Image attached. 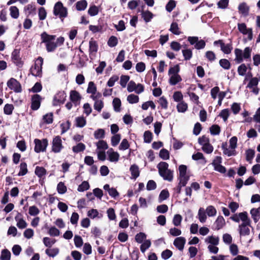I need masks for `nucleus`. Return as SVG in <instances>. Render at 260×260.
Returning a JSON list of instances; mask_svg holds the SVG:
<instances>
[{
    "label": "nucleus",
    "mask_w": 260,
    "mask_h": 260,
    "mask_svg": "<svg viewBox=\"0 0 260 260\" xmlns=\"http://www.w3.org/2000/svg\"><path fill=\"white\" fill-rule=\"evenodd\" d=\"M159 175L165 180L171 182L173 179V171L168 169L167 162L161 161L157 165Z\"/></svg>",
    "instance_id": "nucleus-1"
},
{
    "label": "nucleus",
    "mask_w": 260,
    "mask_h": 260,
    "mask_svg": "<svg viewBox=\"0 0 260 260\" xmlns=\"http://www.w3.org/2000/svg\"><path fill=\"white\" fill-rule=\"evenodd\" d=\"M42 42L46 44L47 52H51L55 50L57 47L56 43L54 42L56 38L55 35H49L46 32H43L41 35Z\"/></svg>",
    "instance_id": "nucleus-2"
},
{
    "label": "nucleus",
    "mask_w": 260,
    "mask_h": 260,
    "mask_svg": "<svg viewBox=\"0 0 260 260\" xmlns=\"http://www.w3.org/2000/svg\"><path fill=\"white\" fill-rule=\"evenodd\" d=\"M53 14L56 16H58L61 21H63L64 18L68 16L67 8L63 7L61 2H58L54 6Z\"/></svg>",
    "instance_id": "nucleus-3"
},
{
    "label": "nucleus",
    "mask_w": 260,
    "mask_h": 260,
    "mask_svg": "<svg viewBox=\"0 0 260 260\" xmlns=\"http://www.w3.org/2000/svg\"><path fill=\"white\" fill-rule=\"evenodd\" d=\"M34 143L35 144L34 151L36 153L46 151L48 145V141L47 139H43L42 140L35 139L34 140Z\"/></svg>",
    "instance_id": "nucleus-4"
},
{
    "label": "nucleus",
    "mask_w": 260,
    "mask_h": 260,
    "mask_svg": "<svg viewBox=\"0 0 260 260\" xmlns=\"http://www.w3.org/2000/svg\"><path fill=\"white\" fill-rule=\"evenodd\" d=\"M37 61L38 63H36L34 66L32 67L30 69V72L33 76L40 77L42 74V66L43 63V58L39 56L37 58Z\"/></svg>",
    "instance_id": "nucleus-5"
},
{
    "label": "nucleus",
    "mask_w": 260,
    "mask_h": 260,
    "mask_svg": "<svg viewBox=\"0 0 260 260\" xmlns=\"http://www.w3.org/2000/svg\"><path fill=\"white\" fill-rule=\"evenodd\" d=\"M250 219L249 218L243 222L239 225V232L240 236H246L250 234V229L248 227L250 226Z\"/></svg>",
    "instance_id": "nucleus-6"
},
{
    "label": "nucleus",
    "mask_w": 260,
    "mask_h": 260,
    "mask_svg": "<svg viewBox=\"0 0 260 260\" xmlns=\"http://www.w3.org/2000/svg\"><path fill=\"white\" fill-rule=\"evenodd\" d=\"M61 137L59 136L55 137L52 142V150L54 153H59L63 148Z\"/></svg>",
    "instance_id": "nucleus-7"
},
{
    "label": "nucleus",
    "mask_w": 260,
    "mask_h": 260,
    "mask_svg": "<svg viewBox=\"0 0 260 260\" xmlns=\"http://www.w3.org/2000/svg\"><path fill=\"white\" fill-rule=\"evenodd\" d=\"M8 87L16 93H20L22 91L20 83L15 79L12 78L7 82Z\"/></svg>",
    "instance_id": "nucleus-8"
},
{
    "label": "nucleus",
    "mask_w": 260,
    "mask_h": 260,
    "mask_svg": "<svg viewBox=\"0 0 260 260\" xmlns=\"http://www.w3.org/2000/svg\"><path fill=\"white\" fill-rule=\"evenodd\" d=\"M67 95L63 91H59L54 96L52 105L53 106H56L64 103Z\"/></svg>",
    "instance_id": "nucleus-9"
},
{
    "label": "nucleus",
    "mask_w": 260,
    "mask_h": 260,
    "mask_svg": "<svg viewBox=\"0 0 260 260\" xmlns=\"http://www.w3.org/2000/svg\"><path fill=\"white\" fill-rule=\"evenodd\" d=\"M221 157L220 156H216L211 164L213 166L215 171L222 174H224L226 170L225 167L221 165Z\"/></svg>",
    "instance_id": "nucleus-10"
},
{
    "label": "nucleus",
    "mask_w": 260,
    "mask_h": 260,
    "mask_svg": "<svg viewBox=\"0 0 260 260\" xmlns=\"http://www.w3.org/2000/svg\"><path fill=\"white\" fill-rule=\"evenodd\" d=\"M238 29L239 31L244 35H247L248 40L252 39L253 34L252 28H248L244 23H238Z\"/></svg>",
    "instance_id": "nucleus-11"
},
{
    "label": "nucleus",
    "mask_w": 260,
    "mask_h": 260,
    "mask_svg": "<svg viewBox=\"0 0 260 260\" xmlns=\"http://www.w3.org/2000/svg\"><path fill=\"white\" fill-rule=\"evenodd\" d=\"M42 99L41 96L38 94L32 96L31 108L32 110H37L40 108Z\"/></svg>",
    "instance_id": "nucleus-12"
},
{
    "label": "nucleus",
    "mask_w": 260,
    "mask_h": 260,
    "mask_svg": "<svg viewBox=\"0 0 260 260\" xmlns=\"http://www.w3.org/2000/svg\"><path fill=\"white\" fill-rule=\"evenodd\" d=\"M70 99L73 103L75 106L76 107L80 104L81 96L76 90H71L70 93Z\"/></svg>",
    "instance_id": "nucleus-13"
},
{
    "label": "nucleus",
    "mask_w": 260,
    "mask_h": 260,
    "mask_svg": "<svg viewBox=\"0 0 260 260\" xmlns=\"http://www.w3.org/2000/svg\"><path fill=\"white\" fill-rule=\"evenodd\" d=\"M248 214L246 212L235 214L230 217V219L236 222H239L240 220L243 222L248 219Z\"/></svg>",
    "instance_id": "nucleus-14"
},
{
    "label": "nucleus",
    "mask_w": 260,
    "mask_h": 260,
    "mask_svg": "<svg viewBox=\"0 0 260 260\" xmlns=\"http://www.w3.org/2000/svg\"><path fill=\"white\" fill-rule=\"evenodd\" d=\"M11 57L13 61L17 66H22V62L20 57V52L19 50L14 49L12 53Z\"/></svg>",
    "instance_id": "nucleus-15"
},
{
    "label": "nucleus",
    "mask_w": 260,
    "mask_h": 260,
    "mask_svg": "<svg viewBox=\"0 0 260 260\" xmlns=\"http://www.w3.org/2000/svg\"><path fill=\"white\" fill-rule=\"evenodd\" d=\"M186 242V239L183 237L176 238L174 241V246L178 248V250L182 251L184 249V245Z\"/></svg>",
    "instance_id": "nucleus-16"
},
{
    "label": "nucleus",
    "mask_w": 260,
    "mask_h": 260,
    "mask_svg": "<svg viewBox=\"0 0 260 260\" xmlns=\"http://www.w3.org/2000/svg\"><path fill=\"white\" fill-rule=\"evenodd\" d=\"M225 220L222 216H219L217 218L216 220L214 222V225L215 226V229L219 230L222 229L225 225Z\"/></svg>",
    "instance_id": "nucleus-17"
},
{
    "label": "nucleus",
    "mask_w": 260,
    "mask_h": 260,
    "mask_svg": "<svg viewBox=\"0 0 260 260\" xmlns=\"http://www.w3.org/2000/svg\"><path fill=\"white\" fill-rule=\"evenodd\" d=\"M251 217L255 223H256L260 219V207L258 208H252L250 210Z\"/></svg>",
    "instance_id": "nucleus-18"
},
{
    "label": "nucleus",
    "mask_w": 260,
    "mask_h": 260,
    "mask_svg": "<svg viewBox=\"0 0 260 260\" xmlns=\"http://www.w3.org/2000/svg\"><path fill=\"white\" fill-rule=\"evenodd\" d=\"M129 171L131 173L132 178L136 179L140 175L139 167L137 165L134 164L131 166Z\"/></svg>",
    "instance_id": "nucleus-19"
},
{
    "label": "nucleus",
    "mask_w": 260,
    "mask_h": 260,
    "mask_svg": "<svg viewBox=\"0 0 260 260\" xmlns=\"http://www.w3.org/2000/svg\"><path fill=\"white\" fill-rule=\"evenodd\" d=\"M206 212L203 208L201 207L198 211V218L199 221L202 223L206 222L207 219Z\"/></svg>",
    "instance_id": "nucleus-20"
},
{
    "label": "nucleus",
    "mask_w": 260,
    "mask_h": 260,
    "mask_svg": "<svg viewBox=\"0 0 260 260\" xmlns=\"http://www.w3.org/2000/svg\"><path fill=\"white\" fill-rule=\"evenodd\" d=\"M238 9L239 12L244 16L248 15L249 8L245 3H242L239 5Z\"/></svg>",
    "instance_id": "nucleus-21"
},
{
    "label": "nucleus",
    "mask_w": 260,
    "mask_h": 260,
    "mask_svg": "<svg viewBox=\"0 0 260 260\" xmlns=\"http://www.w3.org/2000/svg\"><path fill=\"white\" fill-rule=\"evenodd\" d=\"M221 50L225 54H230L232 49L233 46L231 42L230 43L225 44L223 42L221 44Z\"/></svg>",
    "instance_id": "nucleus-22"
},
{
    "label": "nucleus",
    "mask_w": 260,
    "mask_h": 260,
    "mask_svg": "<svg viewBox=\"0 0 260 260\" xmlns=\"http://www.w3.org/2000/svg\"><path fill=\"white\" fill-rule=\"evenodd\" d=\"M141 15L146 23L150 22L153 17V14L149 11H142Z\"/></svg>",
    "instance_id": "nucleus-23"
},
{
    "label": "nucleus",
    "mask_w": 260,
    "mask_h": 260,
    "mask_svg": "<svg viewBox=\"0 0 260 260\" xmlns=\"http://www.w3.org/2000/svg\"><path fill=\"white\" fill-rule=\"evenodd\" d=\"M24 11L28 15H34L36 14L35 5L32 4L27 5L24 7Z\"/></svg>",
    "instance_id": "nucleus-24"
},
{
    "label": "nucleus",
    "mask_w": 260,
    "mask_h": 260,
    "mask_svg": "<svg viewBox=\"0 0 260 260\" xmlns=\"http://www.w3.org/2000/svg\"><path fill=\"white\" fill-rule=\"evenodd\" d=\"M205 241L206 243H210L213 245H217L219 244V238L218 237L210 236L206 238Z\"/></svg>",
    "instance_id": "nucleus-25"
},
{
    "label": "nucleus",
    "mask_w": 260,
    "mask_h": 260,
    "mask_svg": "<svg viewBox=\"0 0 260 260\" xmlns=\"http://www.w3.org/2000/svg\"><path fill=\"white\" fill-rule=\"evenodd\" d=\"M236 55L235 60L238 63L242 62L243 60V55L242 50L240 49L236 48L235 50Z\"/></svg>",
    "instance_id": "nucleus-26"
},
{
    "label": "nucleus",
    "mask_w": 260,
    "mask_h": 260,
    "mask_svg": "<svg viewBox=\"0 0 260 260\" xmlns=\"http://www.w3.org/2000/svg\"><path fill=\"white\" fill-rule=\"evenodd\" d=\"M182 81V78L179 75H171L169 79V83L171 85H175Z\"/></svg>",
    "instance_id": "nucleus-27"
},
{
    "label": "nucleus",
    "mask_w": 260,
    "mask_h": 260,
    "mask_svg": "<svg viewBox=\"0 0 260 260\" xmlns=\"http://www.w3.org/2000/svg\"><path fill=\"white\" fill-rule=\"evenodd\" d=\"M109 156V160L111 162H117L119 160V155L117 152H107Z\"/></svg>",
    "instance_id": "nucleus-28"
},
{
    "label": "nucleus",
    "mask_w": 260,
    "mask_h": 260,
    "mask_svg": "<svg viewBox=\"0 0 260 260\" xmlns=\"http://www.w3.org/2000/svg\"><path fill=\"white\" fill-rule=\"evenodd\" d=\"M98 49V45L95 41L91 39L89 41V52L91 54L93 53H96Z\"/></svg>",
    "instance_id": "nucleus-29"
},
{
    "label": "nucleus",
    "mask_w": 260,
    "mask_h": 260,
    "mask_svg": "<svg viewBox=\"0 0 260 260\" xmlns=\"http://www.w3.org/2000/svg\"><path fill=\"white\" fill-rule=\"evenodd\" d=\"M10 14L11 16L14 19H17L19 15V10L16 6H11L10 9Z\"/></svg>",
    "instance_id": "nucleus-30"
},
{
    "label": "nucleus",
    "mask_w": 260,
    "mask_h": 260,
    "mask_svg": "<svg viewBox=\"0 0 260 260\" xmlns=\"http://www.w3.org/2000/svg\"><path fill=\"white\" fill-rule=\"evenodd\" d=\"M112 104L114 111L116 112H120L121 105L120 100L119 98H115L113 99Z\"/></svg>",
    "instance_id": "nucleus-31"
},
{
    "label": "nucleus",
    "mask_w": 260,
    "mask_h": 260,
    "mask_svg": "<svg viewBox=\"0 0 260 260\" xmlns=\"http://www.w3.org/2000/svg\"><path fill=\"white\" fill-rule=\"evenodd\" d=\"M87 6V3L85 0H82L77 2L76 4V9L78 11H83L84 10Z\"/></svg>",
    "instance_id": "nucleus-32"
},
{
    "label": "nucleus",
    "mask_w": 260,
    "mask_h": 260,
    "mask_svg": "<svg viewBox=\"0 0 260 260\" xmlns=\"http://www.w3.org/2000/svg\"><path fill=\"white\" fill-rule=\"evenodd\" d=\"M86 123V121L85 118L83 117H77L76 118V125L78 127H84Z\"/></svg>",
    "instance_id": "nucleus-33"
},
{
    "label": "nucleus",
    "mask_w": 260,
    "mask_h": 260,
    "mask_svg": "<svg viewBox=\"0 0 260 260\" xmlns=\"http://www.w3.org/2000/svg\"><path fill=\"white\" fill-rule=\"evenodd\" d=\"M35 172L38 177L42 178L46 175V170L43 167L37 166L35 169Z\"/></svg>",
    "instance_id": "nucleus-34"
},
{
    "label": "nucleus",
    "mask_w": 260,
    "mask_h": 260,
    "mask_svg": "<svg viewBox=\"0 0 260 260\" xmlns=\"http://www.w3.org/2000/svg\"><path fill=\"white\" fill-rule=\"evenodd\" d=\"M85 148V145L83 143H79L77 145L73 146L72 150L74 152L78 153L83 151Z\"/></svg>",
    "instance_id": "nucleus-35"
},
{
    "label": "nucleus",
    "mask_w": 260,
    "mask_h": 260,
    "mask_svg": "<svg viewBox=\"0 0 260 260\" xmlns=\"http://www.w3.org/2000/svg\"><path fill=\"white\" fill-rule=\"evenodd\" d=\"M184 60H190L192 56V52L190 49H185L182 50Z\"/></svg>",
    "instance_id": "nucleus-36"
},
{
    "label": "nucleus",
    "mask_w": 260,
    "mask_h": 260,
    "mask_svg": "<svg viewBox=\"0 0 260 260\" xmlns=\"http://www.w3.org/2000/svg\"><path fill=\"white\" fill-rule=\"evenodd\" d=\"M205 211L207 215L209 217L215 216L217 213L216 209L212 205L208 206Z\"/></svg>",
    "instance_id": "nucleus-37"
},
{
    "label": "nucleus",
    "mask_w": 260,
    "mask_h": 260,
    "mask_svg": "<svg viewBox=\"0 0 260 260\" xmlns=\"http://www.w3.org/2000/svg\"><path fill=\"white\" fill-rule=\"evenodd\" d=\"M45 253L49 256L54 257L58 254L59 249L57 248L47 249L45 250Z\"/></svg>",
    "instance_id": "nucleus-38"
},
{
    "label": "nucleus",
    "mask_w": 260,
    "mask_h": 260,
    "mask_svg": "<svg viewBox=\"0 0 260 260\" xmlns=\"http://www.w3.org/2000/svg\"><path fill=\"white\" fill-rule=\"evenodd\" d=\"M27 173V164L24 162H21L20 165V171L18 174V176H24Z\"/></svg>",
    "instance_id": "nucleus-39"
},
{
    "label": "nucleus",
    "mask_w": 260,
    "mask_h": 260,
    "mask_svg": "<svg viewBox=\"0 0 260 260\" xmlns=\"http://www.w3.org/2000/svg\"><path fill=\"white\" fill-rule=\"evenodd\" d=\"M139 98L134 94H131L127 97V101L129 104H136L139 102Z\"/></svg>",
    "instance_id": "nucleus-40"
},
{
    "label": "nucleus",
    "mask_w": 260,
    "mask_h": 260,
    "mask_svg": "<svg viewBox=\"0 0 260 260\" xmlns=\"http://www.w3.org/2000/svg\"><path fill=\"white\" fill-rule=\"evenodd\" d=\"M11 253L8 249H4L2 251L0 256L1 260H10Z\"/></svg>",
    "instance_id": "nucleus-41"
},
{
    "label": "nucleus",
    "mask_w": 260,
    "mask_h": 260,
    "mask_svg": "<svg viewBox=\"0 0 260 260\" xmlns=\"http://www.w3.org/2000/svg\"><path fill=\"white\" fill-rule=\"evenodd\" d=\"M188 106L184 102H181L177 106V111L179 112L184 113L187 110Z\"/></svg>",
    "instance_id": "nucleus-42"
},
{
    "label": "nucleus",
    "mask_w": 260,
    "mask_h": 260,
    "mask_svg": "<svg viewBox=\"0 0 260 260\" xmlns=\"http://www.w3.org/2000/svg\"><path fill=\"white\" fill-rule=\"evenodd\" d=\"M86 91L88 93H91L92 94L95 93L96 87L93 82L90 81L89 82Z\"/></svg>",
    "instance_id": "nucleus-43"
},
{
    "label": "nucleus",
    "mask_w": 260,
    "mask_h": 260,
    "mask_svg": "<svg viewBox=\"0 0 260 260\" xmlns=\"http://www.w3.org/2000/svg\"><path fill=\"white\" fill-rule=\"evenodd\" d=\"M170 30L176 35H179L181 34V32L179 31L178 25L176 22H173L171 24Z\"/></svg>",
    "instance_id": "nucleus-44"
},
{
    "label": "nucleus",
    "mask_w": 260,
    "mask_h": 260,
    "mask_svg": "<svg viewBox=\"0 0 260 260\" xmlns=\"http://www.w3.org/2000/svg\"><path fill=\"white\" fill-rule=\"evenodd\" d=\"M189 179V176H179L178 180H179V184L181 185L185 186Z\"/></svg>",
    "instance_id": "nucleus-45"
},
{
    "label": "nucleus",
    "mask_w": 260,
    "mask_h": 260,
    "mask_svg": "<svg viewBox=\"0 0 260 260\" xmlns=\"http://www.w3.org/2000/svg\"><path fill=\"white\" fill-rule=\"evenodd\" d=\"M89 184L87 181H84L78 186V191L79 192H83L89 188Z\"/></svg>",
    "instance_id": "nucleus-46"
},
{
    "label": "nucleus",
    "mask_w": 260,
    "mask_h": 260,
    "mask_svg": "<svg viewBox=\"0 0 260 260\" xmlns=\"http://www.w3.org/2000/svg\"><path fill=\"white\" fill-rule=\"evenodd\" d=\"M142 243L140 246V250L142 253H144L150 247L151 244V241L149 240H146Z\"/></svg>",
    "instance_id": "nucleus-47"
},
{
    "label": "nucleus",
    "mask_w": 260,
    "mask_h": 260,
    "mask_svg": "<svg viewBox=\"0 0 260 260\" xmlns=\"http://www.w3.org/2000/svg\"><path fill=\"white\" fill-rule=\"evenodd\" d=\"M223 152L225 155L228 156H234L236 155L235 149L228 148L224 146L222 147Z\"/></svg>",
    "instance_id": "nucleus-48"
},
{
    "label": "nucleus",
    "mask_w": 260,
    "mask_h": 260,
    "mask_svg": "<svg viewBox=\"0 0 260 260\" xmlns=\"http://www.w3.org/2000/svg\"><path fill=\"white\" fill-rule=\"evenodd\" d=\"M88 14L91 16H94L99 13V8L95 5L90 6L88 10Z\"/></svg>",
    "instance_id": "nucleus-49"
},
{
    "label": "nucleus",
    "mask_w": 260,
    "mask_h": 260,
    "mask_svg": "<svg viewBox=\"0 0 260 260\" xmlns=\"http://www.w3.org/2000/svg\"><path fill=\"white\" fill-rule=\"evenodd\" d=\"M210 131L212 135H218L220 133V127L218 125H213L210 127Z\"/></svg>",
    "instance_id": "nucleus-50"
},
{
    "label": "nucleus",
    "mask_w": 260,
    "mask_h": 260,
    "mask_svg": "<svg viewBox=\"0 0 260 260\" xmlns=\"http://www.w3.org/2000/svg\"><path fill=\"white\" fill-rule=\"evenodd\" d=\"M159 156L164 160L169 159L170 158L169 152L167 149L163 148L160 150Z\"/></svg>",
    "instance_id": "nucleus-51"
},
{
    "label": "nucleus",
    "mask_w": 260,
    "mask_h": 260,
    "mask_svg": "<svg viewBox=\"0 0 260 260\" xmlns=\"http://www.w3.org/2000/svg\"><path fill=\"white\" fill-rule=\"evenodd\" d=\"M219 63L220 66L225 70H229L231 67V63L226 59H220Z\"/></svg>",
    "instance_id": "nucleus-52"
},
{
    "label": "nucleus",
    "mask_w": 260,
    "mask_h": 260,
    "mask_svg": "<svg viewBox=\"0 0 260 260\" xmlns=\"http://www.w3.org/2000/svg\"><path fill=\"white\" fill-rule=\"evenodd\" d=\"M105 135V131L102 128L98 129L94 133V137L96 139H100L104 138Z\"/></svg>",
    "instance_id": "nucleus-53"
},
{
    "label": "nucleus",
    "mask_w": 260,
    "mask_h": 260,
    "mask_svg": "<svg viewBox=\"0 0 260 260\" xmlns=\"http://www.w3.org/2000/svg\"><path fill=\"white\" fill-rule=\"evenodd\" d=\"M14 110V106L12 104H7L4 108V112L6 115L12 114Z\"/></svg>",
    "instance_id": "nucleus-54"
},
{
    "label": "nucleus",
    "mask_w": 260,
    "mask_h": 260,
    "mask_svg": "<svg viewBox=\"0 0 260 260\" xmlns=\"http://www.w3.org/2000/svg\"><path fill=\"white\" fill-rule=\"evenodd\" d=\"M56 242L55 239H52L48 237H44L43 238V243L45 246L51 247Z\"/></svg>",
    "instance_id": "nucleus-55"
},
{
    "label": "nucleus",
    "mask_w": 260,
    "mask_h": 260,
    "mask_svg": "<svg viewBox=\"0 0 260 260\" xmlns=\"http://www.w3.org/2000/svg\"><path fill=\"white\" fill-rule=\"evenodd\" d=\"M152 139V134L149 131L144 132V141L146 143H150Z\"/></svg>",
    "instance_id": "nucleus-56"
},
{
    "label": "nucleus",
    "mask_w": 260,
    "mask_h": 260,
    "mask_svg": "<svg viewBox=\"0 0 260 260\" xmlns=\"http://www.w3.org/2000/svg\"><path fill=\"white\" fill-rule=\"evenodd\" d=\"M119 79V77L117 75H113L109 79L107 83V85L109 87H113L115 83L117 82Z\"/></svg>",
    "instance_id": "nucleus-57"
},
{
    "label": "nucleus",
    "mask_w": 260,
    "mask_h": 260,
    "mask_svg": "<svg viewBox=\"0 0 260 260\" xmlns=\"http://www.w3.org/2000/svg\"><path fill=\"white\" fill-rule=\"evenodd\" d=\"M230 115L229 110L224 109L221 111L219 116L221 117L224 122L226 121Z\"/></svg>",
    "instance_id": "nucleus-58"
},
{
    "label": "nucleus",
    "mask_w": 260,
    "mask_h": 260,
    "mask_svg": "<svg viewBox=\"0 0 260 260\" xmlns=\"http://www.w3.org/2000/svg\"><path fill=\"white\" fill-rule=\"evenodd\" d=\"M169 197V192L167 189H163L159 195V202H161L168 199Z\"/></svg>",
    "instance_id": "nucleus-59"
},
{
    "label": "nucleus",
    "mask_w": 260,
    "mask_h": 260,
    "mask_svg": "<svg viewBox=\"0 0 260 260\" xmlns=\"http://www.w3.org/2000/svg\"><path fill=\"white\" fill-rule=\"evenodd\" d=\"M182 217L180 214H175L173 219V223L176 226H178L181 224Z\"/></svg>",
    "instance_id": "nucleus-60"
},
{
    "label": "nucleus",
    "mask_w": 260,
    "mask_h": 260,
    "mask_svg": "<svg viewBox=\"0 0 260 260\" xmlns=\"http://www.w3.org/2000/svg\"><path fill=\"white\" fill-rule=\"evenodd\" d=\"M71 126V123L69 121H67L66 122L62 123L60 124V127L61 129V134H63L67 132L70 128Z\"/></svg>",
    "instance_id": "nucleus-61"
},
{
    "label": "nucleus",
    "mask_w": 260,
    "mask_h": 260,
    "mask_svg": "<svg viewBox=\"0 0 260 260\" xmlns=\"http://www.w3.org/2000/svg\"><path fill=\"white\" fill-rule=\"evenodd\" d=\"M146 238V235L144 233L140 232L136 235L135 240L138 243H142Z\"/></svg>",
    "instance_id": "nucleus-62"
},
{
    "label": "nucleus",
    "mask_w": 260,
    "mask_h": 260,
    "mask_svg": "<svg viewBox=\"0 0 260 260\" xmlns=\"http://www.w3.org/2000/svg\"><path fill=\"white\" fill-rule=\"evenodd\" d=\"M202 148L203 151L207 154H210L213 151V147L210 143L203 146Z\"/></svg>",
    "instance_id": "nucleus-63"
},
{
    "label": "nucleus",
    "mask_w": 260,
    "mask_h": 260,
    "mask_svg": "<svg viewBox=\"0 0 260 260\" xmlns=\"http://www.w3.org/2000/svg\"><path fill=\"white\" fill-rule=\"evenodd\" d=\"M118 44L117 38L115 36H111L108 41V45L110 47H114Z\"/></svg>",
    "instance_id": "nucleus-64"
}]
</instances>
